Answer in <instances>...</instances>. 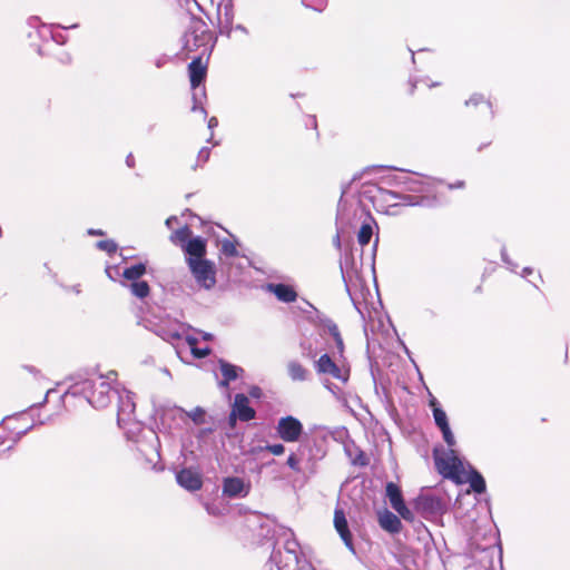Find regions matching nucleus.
Listing matches in <instances>:
<instances>
[{"label":"nucleus","mask_w":570,"mask_h":570,"mask_svg":"<svg viewBox=\"0 0 570 570\" xmlns=\"http://www.w3.org/2000/svg\"><path fill=\"white\" fill-rule=\"evenodd\" d=\"M430 405L433 410L435 424L441 430L443 440L449 446L448 451L440 452L438 449L434 450L435 464L442 475L456 479L463 471V464L452 449L455 445V439L450 429L446 413L439 406V403L435 399L430 401Z\"/></svg>","instance_id":"nucleus-1"},{"label":"nucleus","mask_w":570,"mask_h":570,"mask_svg":"<svg viewBox=\"0 0 570 570\" xmlns=\"http://www.w3.org/2000/svg\"><path fill=\"white\" fill-rule=\"evenodd\" d=\"M116 381V373L109 372L106 375H96L76 382L66 393V396H82L96 409L106 407L111 401L112 385Z\"/></svg>","instance_id":"nucleus-2"},{"label":"nucleus","mask_w":570,"mask_h":570,"mask_svg":"<svg viewBox=\"0 0 570 570\" xmlns=\"http://www.w3.org/2000/svg\"><path fill=\"white\" fill-rule=\"evenodd\" d=\"M361 194L372 203L377 212L384 214L395 215L397 214L396 208L400 205H409L405 202L407 199L406 196H401L375 184L364 185Z\"/></svg>","instance_id":"nucleus-3"},{"label":"nucleus","mask_w":570,"mask_h":570,"mask_svg":"<svg viewBox=\"0 0 570 570\" xmlns=\"http://www.w3.org/2000/svg\"><path fill=\"white\" fill-rule=\"evenodd\" d=\"M188 73L190 80V87L193 90V111H200L204 117L207 116V111L204 108V101L206 100V89L200 87L206 78V66L203 65L200 58L194 59L188 65Z\"/></svg>","instance_id":"nucleus-4"},{"label":"nucleus","mask_w":570,"mask_h":570,"mask_svg":"<svg viewBox=\"0 0 570 570\" xmlns=\"http://www.w3.org/2000/svg\"><path fill=\"white\" fill-rule=\"evenodd\" d=\"M188 267L196 283L205 288L210 289L216 284L215 265L208 259L187 258Z\"/></svg>","instance_id":"nucleus-5"},{"label":"nucleus","mask_w":570,"mask_h":570,"mask_svg":"<svg viewBox=\"0 0 570 570\" xmlns=\"http://www.w3.org/2000/svg\"><path fill=\"white\" fill-rule=\"evenodd\" d=\"M275 429L277 436L286 443L298 442L304 433L302 422L292 415L281 417Z\"/></svg>","instance_id":"nucleus-6"},{"label":"nucleus","mask_w":570,"mask_h":570,"mask_svg":"<svg viewBox=\"0 0 570 570\" xmlns=\"http://www.w3.org/2000/svg\"><path fill=\"white\" fill-rule=\"evenodd\" d=\"M135 409L136 404L132 394L128 391L119 393L117 413L119 428L126 429L127 426H136Z\"/></svg>","instance_id":"nucleus-7"},{"label":"nucleus","mask_w":570,"mask_h":570,"mask_svg":"<svg viewBox=\"0 0 570 570\" xmlns=\"http://www.w3.org/2000/svg\"><path fill=\"white\" fill-rule=\"evenodd\" d=\"M315 368L318 374H330L343 383H346L350 377V370L338 366L328 354L321 355L315 362Z\"/></svg>","instance_id":"nucleus-8"},{"label":"nucleus","mask_w":570,"mask_h":570,"mask_svg":"<svg viewBox=\"0 0 570 570\" xmlns=\"http://www.w3.org/2000/svg\"><path fill=\"white\" fill-rule=\"evenodd\" d=\"M255 410L249 405V400L245 394H236L235 401L229 415V423L235 425L236 420L244 422L250 421L255 417Z\"/></svg>","instance_id":"nucleus-9"},{"label":"nucleus","mask_w":570,"mask_h":570,"mask_svg":"<svg viewBox=\"0 0 570 570\" xmlns=\"http://www.w3.org/2000/svg\"><path fill=\"white\" fill-rule=\"evenodd\" d=\"M334 527L345 546L354 551L352 533L348 529V523L345 513L342 509H335L334 512Z\"/></svg>","instance_id":"nucleus-10"},{"label":"nucleus","mask_w":570,"mask_h":570,"mask_svg":"<svg viewBox=\"0 0 570 570\" xmlns=\"http://www.w3.org/2000/svg\"><path fill=\"white\" fill-rule=\"evenodd\" d=\"M250 485L249 483H245L240 478H226L223 484L224 494L235 498V497H246L249 492Z\"/></svg>","instance_id":"nucleus-11"},{"label":"nucleus","mask_w":570,"mask_h":570,"mask_svg":"<svg viewBox=\"0 0 570 570\" xmlns=\"http://www.w3.org/2000/svg\"><path fill=\"white\" fill-rule=\"evenodd\" d=\"M11 422V420H8L0 425V455L10 450L19 436L26 433V430L10 431Z\"/></svg>","instance_id":"nucleus-12"},{"label":"nucleus","mask_w":570,"mask_h":570,"mask_svg":"<svg viewBox=\"0 0 570 570\" xmlns=\"http://www.w3.org/2000/svg\"><path fill=\"white\" fill-rule=\"evenodd\" d=\"M176 480L180 487L189 491H196L202 488L200 475L190 469L179 471L176 475Z\"/></svg>","instance_id":"nucleus-13"},{"label":"nucleus","mask_w":570,"mask_h":570,"mask_svg":"<svg viewBox=\"0 0 570 570\" xmlns=\"http://www.w3.org/2000/svg\"><path fill=\"white\" fill-rule=\"evenodd\" d=\"M267 289L272 292L278 301L284 303H292L297 298L296 291L286 284H268Z\"/></svg>","instance_id":"nucleus-14"},{"label":"nucleus","mask_w":570,"mask_h":570,"mask_svg":"<svg viewBox=\"0 0 570 570\" xmlns=\"http://www.w3.org/2000/svg\"><path fill=\"white\" fill-rule=\"evenodd\" d=\"M184 250L188 254V258L205 259L206 240L202 237L191 238L184 245Z\"/></svg>","instance_id":"nucleus-15"},{"label":"nucleus","mask_w":570,"mask_h":570,"mask_svg":"<svg viewBox=\"0 0 570 570\" xmlns=\"http://www.w3.org/2000/svg\"><path fill=\"white\" fill-rule=\"evenodd\" d=\"M379 522L382 529L391 533H397L402 528L401 520L387 510L380 514Z\"/></svg>","instance_id":"nucleus-16"},{"label":"nucleus","mask_w":570,"mask_h":570,"mask_svg":"<svg viewBox=\"0 0 570 570\" xmlns=\"http://www.w3.org/2000/svg\"><path fill=\"white\" fill-rule=\"evenodd\" d=\"M288 375L293 381H306L309 376L308 370H306L301 363L291 361L287 364Z\"/></svg>","instance_id":"nucleus-17"},{"label":"nucleus","mask_w":570,"mask_h":570,"mask_svg":"<svg viewBox=\"0 0 570 570\" xmlns=\"http://www.w3.org/2000/svg\"><path fill=\"white\" fill-rule=\"evenodd\" d=\"M156 333L163 340L168 342L175 341L180 337L179 325L177 323H169L168 326H158Z\"/></svg>","instance_id":"nucleus-18"},{"label":"nucleus","mask_w":570,"mask_h":570,"mask_svg":"<svg viewBox=\"0 0 570 570\" xmlns=\"http://www.w3.org/2000/svg\"><path fill=\"white\" fill-rule=\"evenodd\" d=\"M146 273V265L142 263L127 267L122 272V276L131 283L139 281V278Z\"/></svg>","instance_id":"nucleus-19"},{"label":"nucleus","mask_w":570,"mask_h":570,"mask_svg":"<svg viewBox=\"0 0 570 570\" xmlns=\"http://www.w3.org/2000/svg\"><path fill=\"white\" fill-rule=\"evenodd\" d=\"M324 330L328 332V334L333 337V340L335 341L337 353L340 356H342L344 352V343L337 325L333 322H328L325 324Z\"/></svg>","instance_id":"nucleus-20"},{"label":"nucleus","mask_w":570,"mask_h":570,"mask_svg":"<svg viewBox=\"0 0 570 570\" xmlns=\"http://www.w3.org/2000/svg\"><path fill=\"white\" fill-rule=\"evenodd\" d=\"M386 495L393 509H396L404 502L400 488L392 482L386 485Z\"/></svg>","instance_id":"nucleus-21"},{"label":"nucleus","mask_w":570,"mask_h":570,"mask_svg":"<svg viewBox=\"0 0 570 570\" xmlns=\"http://www.w3.org/2000/svg\"><path fill=\"white\" fill-rule=\"evenodd\" d=\"M220 371L224 376L222 384L226 386L230 381L237 379L240 368L229 363L220 362Z\"/></svg>","instance_id":"nucleus-22"},{"label":"nucleus","mask_w":570,"mask_h":570,"mask_svg":"<svg viewBox=\"0 0 570 570\" xmlns=\"http://www.w3.org/2000/svg\"><path fill=\"white\" fill-rule=\"evenodd\" d=\"M129 288H130L132 295H135L138 298L147 297L150 292L149 285L145 281L134 282L129 285Z\"/></svg>","instance_id":"nucleus-23"},{"label":"nucleus","mask_w":570,"mask_h":570,"mask_svg":"<svg viewBox=\"0 0 570 570\" xmlns=\"http://www.w3.org/2000/svg\"><path fill=\"white\" fill-rule=\"evenodd\" d=\"M373 235V227L372 223L365 222L362 224L358 234H357V240L361 246H365L370 243Z\"/></svg>","instance_id":"nucleus-24"},{"label":"nucleus","mask_w":570,"mask_h":570,"mask_svg":"<svg viewBox=\"0 0 570 570\" xmlns=\"http://www.w3.org/2000/svg\"><path fill=\"white\" fill-rule=\"evenodd\" d=\"M190 235V229L187 226H184L171 234L170 240L184 246L189 240Z\"/></svg>","instance_id":"nucleus-25"},{"label":"nucleus","mask_w":570,"mask_h":570,"mask_svg":"<svg viewBox=\"0 0 570 570\" xmlns=\"http://www.w3.org/2000/svg\"><path fill=\"white\" fill-rule=\"evenodd\" d=\"M186 343L187 345L189 346L193 355L197 358H202V357H205L209 354V348L208 347H204V348H199L197 347V338L194 337V336H187L186 337Z\"/></svg>","instance_id":"nucleus-26"},{"label":"nucleus","mask_w":570,"mask_h":570,"mask_svg":"<svg viewBox=\"0 0 570 570\" xmlns=\"http://www.w3.org/2000/svg\"><path fill=\"white\" fill-rule=\"evenodd\" d=\"M469 482H470V487L472 488V490L474 492H476V493L484 492L485 481L480 473L473 471L469 476Z\"/></svg>","instance_id":"nucleus-27"},{"label":"nucleus","mask_w":570,"mask_h":570,"mask_svg":"<svg viewBox=\"0 0 570 570\" xmlns=\"http://www.w3.org/2000/svg\"><path fill=\"white\" fill-rule=\"evenodd\" d=\"M220 250L224 255L229 256V257H234V256L238 255L235 243H233L228 239L223 240Z\"/></svg>","instance_id":"nucleus-28"},{"label":"nucleus","mask_w":570,"mask_h":570,"mask_svg":"<svg viewBox=\"0 0 570 570\" xmlns=\"http://www.w3.org/2000/svg\"><path fill=\"white\" fill-rule=\"evenodd\" d=\"M286 464L289 469H292L295 472H301V459L296 453H291L287 458Z\"/></svg>","instance_id":"nucleus-29"},{"label":"nucleus","mask_w":570,"mask_h":570,"mask_svg":"<svg viewBox=\"0 0 570 570\" xmlns=\"http://www.w3.org/2000/svg\"><path fill=\"white\" fill-rule=\"evenodd\" d=\"M99 249L105 250L109 254L117 250V244L114 240H100L97 243Z\"/></svg>","instance_id":"nucleus-30"},{"label":"nucleus","mask_w":570,"mask_h":570,"mask_svg":"<svg viewBox=\"0 0 570 570\" xmlns=\"http://www.w3.org/2000/svg\"><path fill=\"white\" fill-rule=\"evenodd\" d=\"M304 4L308 8L322 11L327 4V0H304Z\"/></svg>","instance_id":"nucleus-31"},{"label":"nucleus","mask_w":570,"mask_h":570,"mask_svg":"<svg viewBox=\"0 0 570 570\" xmlns=\"http://www.w3.org/2000/svg\"><path fill=\"white\" fill-rule=\"evenodd\" d=\"M265 449L273 455H282L285 452V446L282 443L268 444Z\"/></svg>","instance_id":"nucleus-32"},{"label":"nucleus","mask_w":570,"mask_h":570,"mask_svg":"<svg viewBox=\"0 0 570 570\" xmlns=\"http://www.w3.org/2000/svg\"><path fill=\"white\" fill-rule=\"evenodd\" d=\"M404 520H412L413 518V514L411 512V510L405 505V503L403 502L400 507H397L396 509H394Z\"/></svg>","instance_id":"nucleus-33"},{"label":"nucleus","mask_w":570,"mask_h":570,"mask_svg":"<svg viewBox=\"0 0 570 570\" xmlns=\"http://www.w3.org/2000/svg\"><path fill=\"white\" fill-rule=\"evenodd\" d=\"M209 156H210V150L209 148H202L198 153V156H197V161L200 164V165H204L208 159H209Z\"/></svg>","instance_id":"nucleus-34"},{"label":"nucleus","mask_w":570,"mask_h":570,"mask_svg":"<svg viewBox=\"0 0 570 570\" xmlns=\"http://www.w3.org/2000/svg\"><path fill=\"white\" fill-rule=\"evenodd\" d=\"M188 416L196 423L203 422L204 411L200 407H196L191 411Z\"/></svg>","instance_id":"nucleus-35"},{"label":"nucleus","mask_w":570,"mask_h":570,"mask_svg":"<svg viewBox=\"0 0 570 570\" xmlns=\"http://www.w3.org/2000/svg\"><path fill=\"white\" fill-rule=\"evenodd\" d=\"M297 542L296 541H287L286 544H285V549L287 550V552L292 553L293 554V558L296 562H298V556H297V552H296V548H297Z\"/></svg>","instance_id":"nucleus-36"},{"label":"nucleus","mask_w":570,"mask_h":570,"mask_svg":"<svg viewBox=\"0 0 570 570\" xmlns=\"http://www.w3.org/2000/svg\"><path fill=\"white\" fill-rule=\"evenodd\" d=\"M206 510L209 514L219 515L222 511L218 508H214L212 504H206Z\"/></svg>","instance_id":"nucleus-37"},{"label":"nucleus","mask_w":570,"mask_h":570,"mask_svg":"<svg viewBox=\"0 0 570 570\" xmlns=\"http://www.w3.org/2000/svg\"><path fill=\"white\" fill-rule=\"evenodd\" d=\"M111 272H115V274H116V275H118V274H119L118 267H117V266H115V267H107V268H106V273H107L108 277H109L110 279H115V276H114V275H111Z\"/></svg>","instance_id":"nucleus-38"},{"label":"nucleus","mask_w":570,"mask_h":570,"mask_svg":"<svg viewBox=\"0 0 570 570\" xmlns=\"http://www.w3.org/2000/svg\"><path fill=\"white\" fill-rule=\"evenodd\" d=\"M482 100V96L480 95H474L472 96L468 101H466V105H470V104H478L479 101Z\"/></svg>","instance_id":"nucleus-39"},{"label":"nucleus","mask_w":570,"mask_h":570,"mask_svg":"<svg viewBox=\"0 0 570 570\" xmlns=\"http://www.w3.org/2000/svg\"><path fill=\"white\" fill-rule=\"evenodd\" d=\"M126 164L128 167H134L135 166V159H134V156L131 154H129L126 158Z\"/></svg>","instance_id":"nucleus-40"},{"label":"nucleus","mask_w":570,"mask_h":570,"mask_svg":"<svg viewBox=\"0 0 570 570\" xmlns=\"http://www.w3.org/2000/svg\"><path fill=\"white\" fill-rule=\"evenodd\" d=\"M174 223H177V218L175 216H171V217L167 218L166 226L168 228H171Z\"/></svg>","instance_id":"nucleus-41"},{"label":"nucleus","mask_w":570,"mask_h":570,"mask_svg":"<svg viewBox=\"0 0 570 570\" xmlns=\"http://www.w3.org/2000/svg\"><path fill=\"white\" fill-rule=\"evenodd\" d=\"M218 125V120L217 118L215 117H212L209 120H208V127L212 129L214 127H216Z\"/></svg>","instance_id":"nucleus-42"},{"label":"nucleus","mask_w":570,"mask_h":570,"mask_svg":"<svg viewBox=\"0 0 570 570\" xmlns=\"http://www.w3.org/2000/svg\"><path fill=\"white\" fill-rule=\"evenodd\" d=\"M301 347L303 350V355H306L308 357H313L314 356V354L312 353L311 348L308 350V352H306V347H305V345L303 343L301 344Z\"/></svg>","instance_id":"nucleus-43"},{"label":"nucleus","mask_w":570,"mask_h":570,"mask_svg":"<svg viewBox=\"0 0 570 570\" xmlns=\"http://www.w3.org/2000/svg\"><path fill=\"white\" fill-rule=\"evenodd\" d=\"M326 389H328L333 394H336V391L334 390V385L331 383L325 384Z\"/></svg>","instance_id":"nucleus-44"},{"label":"nucleus","mask_w":570,"mask_h":570,"mask_svg":"<svg viewBox=\"0 0 570 570\" xmlns=\"http://www.w3.org/2000/svg\"><path fill=\"white\" fill-rule=\"evenodd\" d=\"M250 394H252L253 396H258V395H259V389H258V387H255V389L250 392Z\"/></svg>","instance_id":"nucleus-45"},{"label":"nucleus","mask_w":570,"mask_h":570,"mask_svg":"<svg viewBox=\"0 0 570 570\" xmlns=\"http://www.w3.org/2000/svg\"><path fill=\"white\" fill-rule=\"evenodd\" d=\"M89 234H91V235H102V232H101V230H94V229H90V230H89Z\"/></svg>","instance_id":"nucleus-46"},{"label":"nucleus","mask_w":570,"mask_h":570,"mask_svg":"<svg viewBox=\"0 0 570 570\" xmlns=\"http://www.w3.org/2000/svg\"><path fill=\"white\" fill-rule=\"evenodd\" d=\"M185 47H186L187 49H189V50H190V47H189V39H188L187 37H186V45H185Z\"/></svg>","instance_id":"nucleus-47"},{"label":"nucleus","mask_w":570,"mask_h":570,"mask_svg":"<svg viewBox=\"0 0 570 570\" xmlns=\"http://www.w3.org/2000/svg\"><path fill=\"white\" fill-rule=\"evenodd\" d=\"M204 338H205V340H210V338H212V335L206 333V334H204Z\"/></svg>","instance_id":"nucleus-48"},{"label":"nucleus","mask_w":570,"mask_h":570,"mask_svg":"<svg viewBox=\"0 0 570 570\" xmlns=\"http://www.w3.org/2000/svg\"><path fill=\"white\" fill-rule=\"evenodd\" d=\"M335 243L337 244V246H340V236L338 235L336 236Z\"/></svg>","instance_id":"nucleus-49"},{"label":"nucleus","mask_w":570,"mask_h":570,"mask_svg":"<svg viewBox=\"0 0 570 570\" xmlns=\"http://www.w3.org/2000/svg\"><path fill=\"white\" fill-rule=\"evenodd\" d=\"M502 257H503V261L508 264L509 262H508V259H507V257H505L504 253H502Z\"/></svg>","instance_id":"nucleus-50"},{"label":"nucleus","mask_w":570,"mask_h":570,"mask_svg":"<svg viewBox=\"0 0 570 570\" xmlns=\"http://www.w3.org/2000/svg\"><path fill=\"white\" fill-rule=\"evenodd\" d=\"M456 187H462L463 186V181H460L455 185Z\"/></svg>","instance_id":"nucleus-51"},{"label":"nucleus","mask_w":570,"mask_h":570,"mask_svg":"<svg viewBox=\"0 0 570 570\" xmlns=\"http://www.w3.org/2000/svg\"><path fill=\"white\" fill-rule=\"evenodd\" d=\"M237 29L245 31V29L240 26H238Z\"/></svg>","instance_id":"nucleus-52"},{"label":"nucleus","mask_w":570,"mask_h":570,"mask_svg":"<svg viewBox=\"0 0 570 570\" xmlns=\"http://www.w3.org/2000/svg\"><path fill=\"white\" fill-rule=\"evenodd\" d=\"M531 271L529 268H524V273H530Z\"/></svg>","instance_id":"nucleus-53"}]
</instances>
